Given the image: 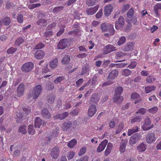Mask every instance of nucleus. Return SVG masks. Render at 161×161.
Here are the masks:
<instances>
[{
  "label": "nucleus",
  "mask_w": 161,
  "mask_h": 161,
  "mask_svg": "<svg viewBox=\"0 0 161 161\" xmlns=\"http://www.w3.org/2000/svg\"><path fill=\"white\" fill-rule=\"evenodd\" d=\"M116 50L115 47H114L113 45L108 44L105 46L104 47L103 54H107Z\"/></svg>",
  "instance_id": "8"
},
{
  "label": "nucleus",
  "mask_w": 161,
  "mask_h": 161,
  "mask_svg": "<svg viewBox=\"0 0 161 161\" xmlns=\"http://www.w3.org/2000/svg\"><path fill=\"white\" fill-rule=\"evenodd\" d=\"M41 114L42 117L45 119H49L51 116L50 113L46 108H45L42 109Z\"/></svg>",
  "instance_id": "10"
},
{
  "label": "nucleus",
  "mask_w": 161,
  "mask_h": 161,
  "mask_svg": "<svg viewBox=\"0 0 161 161\" xmlns=\"http://www.w3.org/2000/svg\"><path fill=\"white\" fill-rule=\"evenodd\" d=\"M156 138L155 136V134L153 132H150L148 133L147 135L146 141L148 144H151L154 142Z\"/></svg>",
  "instance_id": "6"
},
{
  "label": "nucleus",
  "mask_w": 161,
  "mask_h": 161,
  "mask_svg": "<svg viewBox=\"0 0 161 161\" xmlns=\"http://www.w3.org/2000/svg\"><path fill=\"white\" fill-rule=\"evenodd\" d=\"M67 40L66 39H63L59 42L58 44V49H63L67 46Z\"/></svg>",
  "instance_id": "16"
},
{
  "label": "nucleus",
  "mask_w": 161,
  "mask_h": 161,
  "mask_svg": "<svg viewBox=\"0 0 161 161\" xmlns=\"http://www.w3.org/2000/svg\"><path fill=\"white\" fill-rule=\"evenodd\" d=\"M86 148L85 147H82L80 151L78 153V155L80 156H81L83 155L86 152Z\"/></svg>",
  "instance_id": "58"
},
{
  "label": "nucleus",
  "mask_w": 161,
  "mask_h": 161,
  "mask_svg": "<svg viewBox=\"0 0 161 161\" xmlns=\"http://www.w3.org/2000/svg\"><path fill=\"white\" fill-rule=\"evenodd\" d=\"M147 148L146 144L144 142H142L137 146V149L139 152H142L146 150Z\"/></svg>",
  "instance_id": "20"
},
{
  "label": "nucleus",
  "mask_w": 161,
  "mask_h": 161,
  "mask_svg": "<svg viewBox=\"0 0 161 161\" xmlns=\"http://www.w3.org/2000/svg\"><path fill=\"white\" fill-rule=\"evenodd\" d=\"M75 155V153L73 151H71L68 153L67 157L69 160L73 158Z\"/></svg>",
  "instance_id": "53"
},
{
  "label": "nucleus",
  "mask_w": 161,
  "mask_h": 161,
  "mask_svg": "<svg viewBox=\"0 0 161 161\" xmlns=\"http://www.w3.org/2000/svg\"><path fill=\"white\" fill-rule=\"evenodd\" d=\"M26 129V126L25 125H22L21 126L19 130V132H21L22 133L24 134H25L27 131L25 130Z\"/></svg>",
  "instance_id": "49"
},
{
  "label": "nucleus",
  "mask_w": 161,
  "mask_h": 161,
  "mask_svg": "<svg viewBox=\"0 0 161 161\" xmlns=\"http://www.w3.org/2000/svg\"><path fill=\"white\" fill-rule=\"evenodd\" d=\"M59 150L58 147H55L52 149L51 153V155L53 159H57L59 155Z\"/></svg>",
  "instance_id": "11"
},
{
  "label": "nucleus",
  "mask_w": 161,
  "mask_h": 161,
  "mask_svg": "<svg viewBox=\"0 0 161 161\" xmlns=\"http://www.w3.org/2000/svg\"><path fill=\"white\" fill-rule=\"evenodd\" d=\"M97 109L96 106L94 105H92L89 108L88 112V114L90 117H92L96 113Z\"/></svg>",
  "instance_id": "14"
},
{
  "label": "nucleus",
  "mask_w": 161,
  "mask_h": 161,
  "mask_svg": "<svg viewBox=\"0 0 161 161\" xmlns=\"http://www.w3.org/2000/svg\"><path fill=\"white\" fill-rule=\"evenodd\" d=\"M28 133L29 134L33 135L34 134L35 131L33 129V126L32 125H29L28 127Z\"/></svg>",
  "instance_id": "47"
},
{
  "label": "nucleus",
  "mask_w": 161,
  "mask_h": 161,
  "mask_svg": "<svg viewBox=\"0 0 161 161\" xmlns=\"http://www.w3.org/2000/svg\"><path fill=\"white\" fill-rule=\"evenodd\" d=\"M127 143V141L126 139L121 140L119 147V151L121 153H124L125 150L126 146Z\"/></svg>",
  "instance_id": "18"
},
{
  "label": "nucleus",
  "mask_w": 161,
  "mask_h": 161,
  "mask_svg": "<svg viewBox=\"0 0 161 161\" xmlns=\"http://www.w3.org/2000/svg\"><path fill=\"white\" fill-rule=\"evenodd\" d=\"M2 21L4 25H8L11 22V19L9 17H4L2 19Z\"/></svg>",
  "instance_id": "37"
},
{
  "label": "nucleus",
  "mask_w": 161,
  "mask_h": 161,
  "mask_svg": "<svg viewBox=\"0 0 161 161\" xmlns=\"http://www.w3.org/2000/svg\"><path fill=\"white\" fill-rule=\"evenodd\" d=\"M132 73V72L128 69H126L123 70L121 71V74L122 75L125 76H127L130 75Z\"/></svg>",
  "instance_id": "38"
},
{
  "label": "nucleus",
  "mask_w": 161,
  "mask_h": 161,
  "mask_svg": "<svg viewBox=\"0 0 161 161\" xmlns=\"http://www.w3.org/2000/svg\"><path fill=\"white\" fill-rule=\"evenodd\" d=\"M119 74L117 69H114L109 73L107 78V81L102 84L103 87L110 85L114 83L113 80L118 76Z\"/></svg>",
  "instance_id": "1"
},
{
  "label": "nucleus",
  "mask_w": 161,
  "mask_h": 161,
  "mask_svg": "<svg viewBox=\"0 0 161 161\" xmlns=\"http://www.w3.org/2000/svg\"><path fill=\"white\" fill-rule=\"evenodd\" d=\"M64 77L63 76L58 77L54 81V83L57 84L64 80Z\"/></svg>",
  "instance_id": "48"
},
{
  "label": "nucleus",
  "mask_w": 161,
  "mask_h": 161,
  "mask_svg": "<svg viewBox=\"0 0 161 161\" xmlns=\"http://www.w3.org/2000/svg\"><path fill=\"white\" fill-rule=\"evenodd\" d=\"M99 6L97 5L93 8H91L86 10V13L89 15H92L94 14L97 10Z\"/></svg>",
  "instance_id": "17"
},
{
  "label": "nucleus",
  "mask_w": 161,
  "mask_h": 161,
  "mask_svg": "<svg viewBox=\"0 0 161 161\" xmlns=\"http://www.w3.org/2000/svg\"><path fill=\"white\" fill-rule=\"evenodd\" d=\"M113 100L115 103H121L123 100V98L120 95L115 94L113 97Z\"/></svg>",
  "instance_id": "25"
},
{
  "label": "nucleus",
  "mask_w": 161,
  "mask_h": 161,
  "mask_svg": "<svg viewBox=\"0 0 161 161\" xmlns=\"http://www.w3.org/2000/svg\"><path fill=\"white\" fill-rule=\"evenodd\" d=\"M70 60V58L68 55H65L61 60V63L63 64H66L69 63Z\"/></svg>",
  "instance_id": "27"
},
{
  "label": "nucleus",
  "mask_w": 161,
  "mask_h": 161,
  "mask_svg": "<svg viewBox=\"0 0 161 161\" xmlns=\"http://www.w3.org/2000/svg\"><path fill=\"white\" fill-rule=\"evenodd\" d=\"M25 87L24 84L22 83L19 84L17 89V95L18 97H21L24 93Z\"/></svg>",
  "instance_id": "12"
},
{
  "label": "nucleus",
  "mask_w": 161,
  "mask_h": 161,
  "mask_svg": "<svg viewBox=\"0 0 161 161\" xmlns=\"http://www.w3.org/2000/svg\"><path fill=\"white\" fill-rule=\"evenodd\" d=\"M53 35L52 32L51 31H47L44 33V36H45L47 37L51 36Z\"/></svg>",
  "instance_id": "61"
},
{
  "label": "nucleus",
  "mask_w": 161,
  "mask_h": 161,
  "mask_svg": "<svg viewBox=\"0 0 161 161\" xmlns=\"http://www.w3.org/2000/svg\"><path fill=\"white\" fill-rule=\"evenodd\" d=\"M99 100V96L96 94H94L91 97L90 100L91 102L90 103H97Z\"/></svg>",
  "instance_id": "24"
},
{
  "label": "nucleus",
  "mask_w": 161,
  "mask_h": 161,
  "mask_svg": "<svg viewBox=\"0 0 161 161\" xmlns=\"http://www.w3.org/2000/svg\"><path fill=\"white\" fill-rule=\"evenodd\" d=\"M108 142V140L105 139L103 140L97 148V152L98 153L101 152L105 148Z\"/></svg>",
  "instance_id": "15"
},
{
  "label": "nucleus",
  "mask_w": 161,
  "mask_h": 161,
  "mask_svg": "<svg viewBox=\"0 0 161 161\" xmlns=\"http://www.w3.org/2000/svg\"><path fill=\"white\" fill-rule=\"evenodd\" d=\"M151 123V121L150 118L148 116H147L144 119L143 124L142 126V129L144 130H147L153 128V125H152L150 126Z\"/></svg>",
  "instance_id": "4"
},
{
  "label": "nucleus",
  "mask_w": 161,
  "mask_h": 161,
  "mask_svg": "<svg viewBox=\"0 0 161 161\" xmlns=\"http://www.w3.org/2000/svg\"><path fill=\"white\" fill-rule=\"evenodd\" d=\"M74 35H81V31L78 29H76L73 30Z\"/></svg>",
  "instance_id": "60"
},
{
  "label": "nucleus",
  "mask_w": 161,
  "mask_h": 161,
  "mask_svg": "<svg viewBox=\"0 0 161 161\" xmlns=\"http://www.w3.org/2000/svg\"><path fill=\"white\" fill-rule=\"evenodd\" d=\"M147 111V110L144 108H142L139 109L136 113H140L142 115L144 114Z\"/></svg>",
  "instance_id": "55"
},
{
  "label": "nucleus",
  "mask_w": 161,
  "mask_h": 161,
  "mask_svg": "<svg viewBox=\"0 0 161 161\" xmlns=\"http://www.w3.org/2000/svg\"><path fill=\"white\" fill-rule=\"evenodd\" d=\"M136 63L135 62H132L131 64L129 65L128 67L131 69H134L136 66Z\"/></svg>",
  "instance_id": "62"
},
{
  "label": "nucleus",
  "mask_w": 161,
  "mask_h": 161,
  "mask_svg": "<svg viewBox=\"0 0 161 161\" xmlns=\"http://www.w3.org/2000/svg\"><path fill=\"white\" fill-rule=\"evenodd\" d=\"M54 85L51 82H49L46 86V88L47 90H50L53 89Z\"/></svg>",
  "instance_id": "52"
},
{
  "label": "nucleus",
  "mask_w": 161,
  "mask_h": 161,
  "mask_svg": "<svg viewBox=\"0 0 161 161\" xmlns=\"http://www.w3.org/2000/svg\"><path fill=\"white\" fill-rule=\"evenodd\" d=\"M138 131V128L137 126L129 129L128 130L127 135L129 136H131L132 134Z\"/></svg>",
  "instance_id": "32"
},
{
  "label": "nucleus",
  "mask_w": 161,
  "mask_h": 161,
  "mask_svg": "<svg viewBox=\"0 0 161 161\" xmlns=\"http://www.w3.org/2000/svg\"><path fill=\"white\" fill-rule=\"evenodd\" d=\"M45 55V53L42 50H39L36 52L35 53V57L37 59L42 58Z\"/></svg>",
  "instance_id": "21"
},
{
  "label": "nucleus",
  "mask_w": 161,
  "mask_h": 161,
  "mask_svg": "<svg viewBox=\"0 0 161 161\" xmlns=\"http://www.w3.org/2000/svg\"><path fill=\"white\" fill-rule=\"evenodd\" d=\"M113 7L112 5L109 4L106 6L104 9V14L107 16H108L113 11Z\"/></svg>",
  "instance_id": "22"
},
{
  "label": "nucleus",
  "mask_w": 161,
  "mask_h": 161,
  "mask_svg": "<svg viewBox=\"0 0 161 161\" xmlns=\"http://www.w3.org/2000/svg\"><path fill=\"white\" fill-rule=\"evenodd\" d=\"M156 87L154 86H149L145 87V92L146 93H149L152 91L155 90Z\"/></svg>",
  "instance_id": "35"
},
{
  "label": "nucleus",
  "mask_w": 161,
  "mask_h": 161,
  "mask_svg": "<svg viewBox=\"0 0 161 161\" xmlns=\"http://www.w3.org/2000/svg\"><path fill=\"white\" fill-rule=\"evenodd\" d=\"M72 126V123L69 121L65 122L62 127V130L64 131H66L70 129Z\"/></svg>",
  "instance_id": "19"
},
{
  "label": "nucleus",
  "mask_w": 161,
  "mask_h": 161,
  "mask_svg": "<svg viewBox=\"0 0 161 161\" xmlns=\"http://www.w3.org/2000/svg\"><path fill=\"white\" fill-rule=\"evenodd\" d=\"M58 59L57 58H55L50 62L49 66L52 69L58 66Z\"/></svg>",
  "instance_id": "30"
},
{
  "label": "nucleus",
  "mask_w": 161,
  "mask_h": 161,
  "mask_svg": "<svg viewBox=\"0 0 161 161\" xmlns=\"http://www.w3.org/2000/svg\"><path fill=\"white\" fill-rule=\"evenodd\" d=\"M131 100H135L134 103L135 104L140 102L142 101L139 94L136 92L133 93L131 94Z\"/></svg>",
  "instance_id": "13"
},
{
  "label": "nucleus",
  "mask_w": 161,
  "mask_h": 161,
  "mask_svg": "<svg viewBox=\"0 0 161 161\" xmlns=\"http://www.w3.org/2000/svg\"><path fill=\"white\" fill-rule=\"evenodd\" d=\"M24 40L21 37H19L17 38L15 42V44L19 46L20 44H22L24 42Z\"/></svg>",
  "instance_id": "39"
},
{
  "label": "nucleus",
  "mask_w": 161,
  "mask_h": 161,
  "mask_svg": "<svg viewBox=\"0 0 161 161\" xmlns=\"http://www.w3.org/2000/svg\"><path fill=\"white\" fill-rule=\"evenodd\" d=\"M124 124L123 123H120L116 131V133L117 134L119 133L124 128Z\"/></svg>",
  "instance_id": "46"
},
{
  "label": "nucleus",
  "mask_w": 161,
  "mask_h": 161,
  "mask_svg": "<svg viewBox=\"0 0 161 161\" xmlns=\"http://www.w3.org/2000/svg\"><path fill=\"white\" fill-rule=\"evenodd\" d=\"M134 11L133 8H130L127 12V15L128 18H132L134 14Z\"/></svg>",
  "instance_id": "42"
},
{
  "label": "nucleus",
  "mask_w": 161,
  "mask_h": 161,
  "mask_svg": "<svg viewBox=\"0 0 161 161\" xmlns=\"http://www.w3.org/2000/svg\"><path fill=\"white\" fill-rule=\"evenodd\" d=\"M17 19L18 22L21 23L23 21V16L21 14L19 15L17 18Z\"/></svg>",
  "instance_id": "64"
},
{
  "label": "nucleus",
  "mask_w": 161,
  "mask_h": 161,
  "mask_svg": "<svg viewBox=\"0 0 161 161\" xmlns=\"http://www.w3.org/2000/svg\"><path fill=\"white\" fill-rule=\"evenodd\" d=\"M42 89V86L41 85L36 86L34 88L31 93H30L28 95L29 98L32 97L33 99L37 98L40 95Z\"/></svg>",
  "instance_id": "2"
},
{
  "label": "nucleus",
  "mask_w": 161,
  "mask_h": 161,
  "mask_svg": "<svg viewBox=\"0 0 161 161\" xmlns=\"http://www.w3.org/2000/svg\"><path fill=\"white\" fill-rule=\"evenodd\" d=\"M113 145L111 143H109L107 146V148L104 152V155L107 156L110 153L112 149Z\"/></svg>",
  "instance_id": "26"
},
{
  "label": "nucleus",
  "mask_w": 161,
  "mask_h": 161,
  "mask_svg": "<svg viewBox=\"0 0 161 161\" xmlns=\"http://www.w3.org/2000/svg\"><path fill=\"white\" fill-rule=\"evenodd\" d=\"M126 41V38L125 36L120 37L117 42L118 46H119L123 44Z\"/></svg>",
  "instance_id": "44"
},
{
  "label": "nucleus",
  "mask_w": 161,
  "mask_h": 161,
  "mask_svg": "<svg viewBox=\"0 0 161 161\" xmlns=\"http://www.w3.org/2000/svg\"><path fill=\"white\" fill-rule=\"evenodd\" d=\"M23 110L24 111L25 114H29L31 112V108L30 107H26L23 108Z\"/></svg>",
  "instance_id": "56"
},
{
  "label": "nucleus",
  "mask_w": 161,
  "mask_h": 161,
  "mask_svg": "<svg viewBox=\"0 0 161 161\" xmlns=\"http://www.w3.org/2000/svg\"><path fill=\"white\" fill-rule=\"evenodd\" d=\"M55 96L53 94H51L48 95L47 97V101L50 104H53L55 100Z\"/></svg>",
  "instance_id": "23"
},
{
  "label": "nucleus",
  "mask_w": 161,
  "mask_h": 161,
  "mask_svg": "<svg viewBox=\"0 0 161 161\" xmlns=\"http://www.w3.org/2000/svg\"><path fill=\"white\" fill-rule=\"evenodd\" d=\"M141 136L138 133H136L131 136L129 140L130 144L132 145L135 144L140 138Z\"/></svg>",
  "instance_id": "9"
},
{
  "label": "nucleus",
  "mask_w": 161,
  "mask_h": 161,
  "mask_svg": "<svg viewBox=\"0 0 161 161\" xmlns=\"http://www.w3.org/2000/svg\"><path fill=\"white\" fill-rule=\"evenodd\" d=\"M134 44L132 42H128L124 47V50L125 51H128L132 49L134 47Z\"/></svg>",
  "instance_id": "33"
},
{
  "label": "nucleus",
  "mask_w": 161,
  "mask_h": 161,
  "mask_svg": "<svg viewBox=\"0 0 161 161\" xmlns=\"http://www.w3.org/2000/svg\"><path fill=\"white\" fill-rule=\"evenodd\" d=\"M90 70L89 66L86 64L84 66H83L81 73V75H83L89 72Z\"/></svg>",
  "instance_id": "34"
},
{
  "label": "nucleus",
  "mask_w": 161,
  "mask_h": 161,
  "mask_svg": "<svg viewBox=\"0 0 161 161\" xmlns=\"http://www.w3.org/2000/svg\"><path fill=\"white\" fill-rule=\"evenodd\" d=\"M158 9H161V3H158L154 7V12L157 15H158Z\"/></svg>",
  "instance_id": "36"
},
{
  "label": "nucleus",
  "mask_w": 161,
  "mask_h": 161,
  "mask_svg": "<svg viewBox=\"0 0 161 161\" xmlns=\"http://www.w3.org/2000/svg\"><path fill=\"white\" fill-rule=\"evenodd\" d=\"M127 64L124 63L116 64V67L117 68H122L125 66Z\"/></svg>",
  "instance_id": "63"
},
{
  "label": "nucleus",
  "mask_w": 161,
  "mask_h": 161,
  "mask_svg": "<svg viewBox=\"0 0 161 161\" xmlns=\"http://www.w3.org/2000/svg\"><path fill=\"white\" fill-rule=\"evenodd\" d=\"M158 108L157 107H154L148 109L149 112L152 114H154L155 113L158 111Z\"/></svg>",
  "instance_id": "54"
},
{
  "label": "nucleus",
  "mask_w": 161,
  "mask_h": 161,
  "mask_svg": "<svg viewBox=\"0 0 161 161\" xmlns=\"http://www.w3.org/2000/svg\"><path fill=\"white\" fill-rule=\"evenodd\" d=\"M155 78H153L152 75H149L147 77L146 79V81L147 83H151L155 80Z\"/></svg>",
  "instance_id": "45"
},
{
  "label": "nucleus",
  "mask_w": 161,
  "mask_h": 161,
  "mask_svg": "<svg viewBox=\"0 0 161 161\" xmlns=\"http://www.w3.org/2000/svg\"><path fill=\"white\" fill-rule=\"evenodd\" d=\"M42 120L39 117H36L35 120V126L39 128L42 124Z\"/></svg>",
  "instance_id": "28"
},
{
  "label": "nucleus",
  "mask_w": 161,
  "mask_h": 161,
  "mask_svg": "<svg viewBox=\"0 0 161 161\" xmlns=\"http://www.w3.org/2000/svg\"><path fill=\"white\" fill-rule=\"evenodd\" d=\"M101 29L103 32H109L110 35H113L114 33V30L113 26L111 24L104 23L102 24Z\"/></svg>",
  "instance_id": "3"
},
{
  "label": "nucleus",
  "mask_w": 161,
  "mask_h": 161,
  "mask_svg": "<svg viewBox=\"0 0 161 161\" xmlns=\"http://www.w3.org/2000/svg\"><path fill=\"white\" fill-rule=\"evenodd\" d=\"M97 2V0H89L87 2L88 6H92Z\"/></svg>",
  "instance_id": "57"
},
{
  "label": "nucleus",
  "mask_w": 161,
  "mask_h": 161,
  "mask_svg": "<svg viewBox=\"0 0 161 161\" xmlns=\"http://www.w3.org/2000/svg\"><path fill=\"white\" fill-rule=\"evenodd\" d=\"M76 141L75 139H73L72 140L68 143L67 146L70 148H72L76 144Z\"/></svg>",
  "instance_id": "40"
},
{
  "label": "nucleus",
  "mask_w": 161,
  "mask_h": 161,
  "mask_svg": "<svg viewBox=\"0 0 161 161\" xmlns=\"http://www.w3.org/2000/svg\"><path fill=\"white\" fill-rule=\"evenodd\" d=\"M125 20L124 18L122 16H120L118 21L116 22L115 24V28L117 30L120 29L124 26Z\"/></svg>",
  "instance_id": "7"
},
{
  "label": "nucleus",
  "mask_w": 161,
  "mask_h": 161,
  "mask_svg": "<svg viewBox=\"0 0 161 161\" xmlns=\"http://www.w3.org/2000/svg\"><path fill=\"white\" fill-rule=\"evenodd\" d=\"M16 50V48L11 47L7 50V52L8 54H12L14 53Z\"/></svg>",
  "instance_id": "51"
},
{
  "label": "nucleus",
  "mask_w": 161,
  "mask_h": 161,
  "mask_svg": "<svg viewBox=\"0 0 161 161\" xmlns=\"http://www.w3.org/2000/svg\"><path fill=\"white\" fill-rule=\"evenodd\" d=\"M69 115L68 112H65L62 114H59L60 119L63 120L67 117Z\"/></svg>",
  "instance_id": "50"
},
{
  "label": "nucleus",
  "mask_w": 161,
  "mask_h": 161,
  "mask_svg": "<svg viewBox=\"0 0 161 161\" xmlns=\"http://www.w3.org/2000/svg\"><path fill=\"white\" fill-rule=\"evenodd\" d=\"M63 28L61 29L57 33V36H60L64 32V28L65 26L64 25H62Z\"/></svg>",
  "instance_id": "59"
},
{
  "label": "nucleus",
  "mask_w": 161,
  "mask_h": 161,
  "mask_svg": "<svg viewBox=\"0 0 161 161\" xmlns=\"http://www.w3.org/2000/svg\"><path fill=\"white\" fill-rule=\"evenodd\" d=\"M123 92V88L121 86L118 87L115 89V94L120 95Z\"/></svg>",
  "instance_id": "41"
},
{
  "label": "nucleus",
  "mask_w": 161,
  "mask_h": 161,
  "mask_svg": "<svg viewBox=\"0 0 161 161\" xmlns=\"http://www.w3.org/2000/svg\"><path fill=\"white\" fill-rule=\"evenodd\" d=\"M34 64L31 62L25 63L21 67V70L24 72H28L30 71L33 68Z\"/></svg>",
  "instance_id": "5"
},
{
  "label": "nucleus",
  "mask_w": 161,
  "mask_h": 161,
  "mask_svg": "<svg viewBox=\"0 0 161 161\" xmlns=\"http://www.w3.org/2000/svg\"><path fill=\"white\" fill-rule=\"evenodd\" d=\"M47 20L46 19L42 18L39 19L36 21V24L38 25H41L43 26H46L47 25Z\"/></svg>",
  "instance_id": "29"
},
{
  "label": "nucleus",
  "mask_w": 161,
  "mask_h": 161,
  "mask_svg": "<svg viewBox=\"0 0 161 161\" xmlns=\"http://www.w3.org/2000/svg\"><path fill=\"white\" fill-rule=\"evenodd\" d=\"M64 8L63 6H58L55 7L53 10V12L54 13H58Z\"/></svg>",
  "instance_id": "43"
},
{
  "label": "nucleus",
  "mask_w": 161,
  "mask_h": 161,
  "mask_svg": "<svg viewBox=\"0 0 161 161\" xmlns=\"http://www.w3.org/2000/svg\"><path fill=\"white\" fill-rule=\"evenodd\" d=\"M142 119V118L141 115L133 116L131 120V123L132 124L136 122H140Z\"/></svg>",
  "instance_id": "31"
}]
</instances>
